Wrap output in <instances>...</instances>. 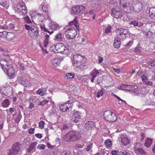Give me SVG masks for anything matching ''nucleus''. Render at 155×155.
Instances as JSON below:
<instances>
[{"label":"nucleus","mask_w":155,"mask_h":155,"mask_svg":"<svg viewBox=\"0 0 155 155\" xmlns=\"http://www.w3.org/2000/svg\"><path fill=\"white\" fill-rule=\"evenodd\" d=\"M0 64L2 69L8 77L11 78L14 77L15 72L10 60H3L1 61Z\"/></svg>","instance_id":"nucleus-1"},{"label":"nucleus","mask_w":155,"mask_h":155,"mask_svg":"<svg viewBox=\"0 0 155 155\" xmlns=\"http://www.w3.org/2000/svg\"><path fill=\"white\" fill-rule=\"evenodd\" d=\"M81 137V134L79 132L75 131H70L65 134L64 138L66 141H74L80 139Z\"/></svg>","instance_id":"nucleus-2"},{"label":"nucleus","mask_w":155,"mask_h":155,"mask_svg":"<svg viewBox=\"0 0 155 155\" xmlns=\"http://www.w3.org/2000/svg\"><path fill=\"white\" fill-rule=\"evenodd\" d=\"M51 51L55 53H63L67 54L69 52L68 48L61 43H59L56 45H53L50 48Z\"/></svg>","instance_id":"nucleus-3"},{"label":"nucleus","mask_w":155,"mask_h":155,"mask_svg":"<svg viewBox=\"0 0 155 155\" xmlns=\"http://www.w3.org/2000/svg\"><path fill=\"white\" fill-rule=\"evenodd\" d=\"M22 150L21 145L19 143H15L13 144L11 149L7 151L8 155H18L21 153Z\"/></svg>","instance_id":"nucleus-4"},{"label":"nucleus","mask_w":155,"mask_h":155,"mask_svg":"<svg viewBox=\"0 0 155 155\" xmlns=\"http://www.w3.org/2000/svg\"><path fill=\"white\" fill-rule=\"evenodd\" d=\"M15 10L16 12L21 15H25L27 13V9L25 6V3L23 2L18 3Z\"/></svg>","instance_id":"nucleus-5"},{"label":"nucleus","mask_w":155,"mask_h":155,"mask_svg":"<svg viewBox=\"0 0 155 155\" xmlns=\"http://www.w3.org/2000/svg\"><path fill=\"white\" fill-rule=\"evenodd\" d=\"M65 34V37L67 39L69 40H72L75 38L77 34V32L74 28L71 27L66 30Z\"/></svg>","instance_id":"nucleus-6"},{"label":"nucleus","mask_w":155,"mask_h":155,"mask_svg":"<svg viewBox=\"0 0 155 155\" xmlns=\"http://www.w3.org/2000/svg\"><path fill=\"white\" fill-rule=\"evenodd\" d=\"M104 117L106 120L111 122L115 121L117 118L115 114L110 110L105 111L104 113Z\"/></svg>","instance_id":"nucleus-7"},{"label":"nucleus","mask_w":155,"mask_h":155,"mask_svg":"<svg viewBox=\"0 0 155 155\" xmlns=\"http://www.w3.org/2000/svg\"><path fill=\"white\" fill-rule=\"evenodd\" d=\"M85 9V8L84 6L78 5L71 8V12L73 15H78L83 12Z\"/></svg>","instance_id":"nucleus-8"},{"label":"nucleus","mask_w":155,"mask_h":155,"mask_svg":"<svg viewBox=\"0 0 155 155\" xmlns=\"http://www.w3.org/2000/svg\"><path fill=\"white\" fill-rule=\"evenodd\" d=\"M81 113L79 111H75L73 113L71 116V120L75 123H78L81 119Z\"/></svg>","instance_id":"nucleus-9"},{"label":"nucleus","mask_w":155,"mask_h":155,"mask_svg":"<svg viewBox=\"0 0 155 155\" xmlns=\"http://www.w3.org/2000/svg\"><path fill=\"white\" fill-rule=\"evenodd\" d=\"M18 81L21 84L23 85L24 87H27L29 84V82L27 80L25 76L22 74L20 76L18 77Z\"/></svg>","instance_id":"nucleus-10"},{"label":"nucleus","mask_w":155,"mask_h":155,"mask_svg":"<svg viewBox=\"0 0 155 155\" xmlns=\"http://www.w3.org/2000/svg\"><path fill=\"white\" fill-rule=\"evenodd\" d=\"M116 32L117 35L118 36L120 35L121 38L123 37L121 36L124 35L123 37L124 38H126L125 35L128 34V30L126 29H124L122 28L116 29Z\"/></svg>","instance_id":"nucleus-11"},{"label":"nucleus","mask_w":155,"mask_h":155,"mask_svg":"<svg viewBox=\"0 0 155 155\" xmlns=\"http://www.w3.org/2000/svg\"><path fill=\"white\" fill-rule=\"evenodd\" d=\"M73 62L81 61L82 63H86V58L80 55L75 54L73 56Z\"/></svg>","instance_id":"nucleus-12"},{"label":"nucleus","mask_w":155,"mask_h":155,"mask_svg":"<svg viewBox=\"0 0 155 155\" xmlns=\"http://www.w3.org/2000/svg\"><path fill=\"white\" fill-rule=\"evenodd\" d=\"M31 29L28 31L29 35L31 37H36L38 36L39 35L38 31L36 28L33 26Z\"/></svg>","instance_id":"nucleus-13"},{"label":"nucleus","mask_w":155,"mask_h":155,"mask_svg":"<svg viewBox=\"0 0 155 155\" xmlns=\"http://www.w3.org/2000/svg\"><path fill=\"white\" fill-rule=\"evenodd\" d=\"M69 101H68L63 104H61L60 106V109L62 112H65L68 110L71 107V104H70Z\"/></svg>","instance_id":"nucleus-14"},{"label":"nucleus","mask_w":155,"mask_h":155,"mask_svg":"<svg viewBox=\"0 0 155 155\" xmlns=\"http://www.w3.org/2000/svg\"><path fill=\"white\" fill-rule=\"evenodd\" d=\"M121 142L123 145L125 146L129 144L130 140L127 135H121Z\"/></svg>","instance_id":"nucleus-15"},{"label":"nucleus","mask_w":155,"mask_h":155,"mask_svg":"<svg viewBox=\"0 0 155 155\" xmlns=\"http://www.w3.org/2000/svg\"><path fill=\"white\" fill-rule=\"evenodd\" d=\"M112 16L116 18H120L122 16V14L120 11H117L115 8H113L112 10Z\"/></svg>","instance_id":"nucleus-16"},{"label":"nucleus","mask_w":155,"mask_h":155,"mask_svg":"<svg viewBox=\"0 0 155 155\" xmlns=\"http://www.w3.org/2000/svg\"><path fill=\"white\" fill-rule=\"evenodd\" d=\"M52 65L54 67H58L60 65L61 62L60 59L58 57L52 58L51 60Z\"/></svg>","instance_id":"nucleus-17"},{"label":"nucleus","mask_w":155,"mask_h":155,"mask_svg":"<svg viewBox=\"0 0 155 155\" xmlns=\"http://www.w3.org/2000/svg\"><path fill=\"white\" fill-rule=\"evenodd\" d=\"M121 37L119 35L116 38L114 41V46L116 48H118L120 47L121 44L120 40L121 39Z\"/></svg>","instance_id":"nucleus-18"},{"label":"nucleus","mask_w":155,"mask_h":155,"mask_svg":"<svg viewBox=\"0 0 155 155\" xmlns=\"http://www.w3.org/2000/svg\"><path fill=\"white\" fill-rule=\"evenodd\" d=\"M63 33L59 32L55 35L54 40L57 41H61L63 40Z\"/></svg>","instance_id":"nucleus-19"},{"label":"nucleus","mask_w":155,"mask_h":155,"mask_svg":"<svg viewBox=\"0 0 155 155\" xmlns=\"http://www.w3.org/2000/svg\"><path fill=\"white\" fill-rule=\"evenodd\" d=\"M49 26L51 29L53 30H56L59 28V25L56 23L52 21H50L49 24Z\"/></svg>","instance_id":"nucleus-20"},{"label":"nucleus","mask_w":155,"mask_h":155,"mask_svg":"<svg viewBox=\"0 0 155 155\" xmlns=\"http://www.w3.org/2000/svg\"><path fill=\"white\" fill-rule=\"evenodd\" d=\"M135 151L136 153L142 155H146L147 153L143 149L141 148H135Z\"/></svg>","instance_id":"nucleus-21"},{"label":"nucleus","mask_w":155,"mask_h":155,"mask_svg":"<svg viewBox=\"0 0 155 155\" xmlns=\"http://www.w3.org/2000/svg\"><path fill=\"white\" fill-rule=\"evenodd\" d=\"M116 1L119 2L120 8H121L122 7L123 8H125L127 6V4L126 0H117Z\"/></svg>","instance_id":"nucleus-22"},{"label":"nucleus","mask_w":155,"mask_h":155,"mask_svg":"<svg viewBox=\"0 0 155 155\" xmlns=\"http://www.w3.org/2000/svg\"><path fill=\"white\" fill-rule=\"evenodd\" d=\"M74 66L77 68L84 67L85 66V64L86 63H82V61H79L73 62Z\"/></svg>","instance_id":"nucleus-23"},{"label":"nucleus","mask_w":155,"mask_h":155,"mask_svg":"<svg viewBox=\"0 0 155 155\" xmlns=\"http://www.w3.org/2000/svg\"><path fill=\"white\" fill-rule=\"evenodd\" d=\"M152 143V140L150 138H148L145 140L144 145L146 147L149 148L151 146Z\"/></svg>","instance_id":"nucleus-24"},{"label":"nucleus","mask_w":155,"mask_h":155,"mask_svg":"<svg viewBox=\"0 0 155 155\" xmlns=\"http://www.w3.org/2000/svg\"><path fill=\"white\" fill-rule=\"evenodd\" d=\"M94 126V123L92 121H88L85 125V127L87 129H89L93 127Z\"/></svg>","instance_id":"nucleus-25"},{"label":"nucleus","mask_w":155,"mask_h":155,"mask_svg":"<svg viewBox=\"0 0 155 155\" xmlns=\"http://www.w3.org/2000/svg\"><path fill=\"white\" fill-rule=\"evenodd\" d=\"M149 14L150 17L152 19H155V7H153L150 8Z\"/></svg>","instance_id":"nucleus-26"},{"label":"nucleus","mask_w":155,"mask_h":155,"mask_svg":"<svg viewBox=\"0 0 155 155\" xmlns=\"http://www.w3.org/2000/svg\"><path fill=\"white\" fill-rule=\"evenodd\" d=\"M37 144L38 143L37 142H34L31 143L28 149V153L30 152L33 150V149L36 146Z\"/></svg>","instance_id":"nucleus-27"},{"label":"nucleus","mask_w":155,"mask_h":155,"mask_svg":"<svg viewBox=\"0 0 155 155\" xmlns=\"http://www.w3.org/2000/svg\"><path fill=\"white\" fill-rule=\"evenodd\" d=\"M6 36V38L8 41L12 40L15 37L14 34L12 32H8V34Z\"/></svg>","instance_id":"nucleus-28"},{"label":"nucleus","mask_w":155,"mask_h":155,"mask_svg":"<svg viewBox=\"0 0 155 155\" xmlns=\"http://www.w3.org/2000/svg\"><path fill=\"white\" fill-rule=\"evenodd\" d=\"M10 104L9 101L8 99H5L2 103V106L4 107H7Z\"/></svg>","instance_id":"nucleus-29"},{"label":"nucleus","mask_w":155,"mask_h":155,"mask_svg":"<svg viewBox=\"0 0 155 155\" xmlns=\"http://www.w3.org/2000/svg\"><path fill=\"white\" fill-rule=\"evenodd\" d=\"M35 18H38V21L40 22L42 21L45 18V17L43 14L41 13L37 14L35 16Z\"/></svg>","instance_id":"nucleus-30"},{"label":"nucleus","mask_w":155,"mask_h":155,"mask_svg":"<svg viewBox=\"0 0 155 155\" xmlns=\"http://www.w3.org/2000/svg\"><path fill=\"white\" fill-rule=\"evenodd\" d=\"M69 24L70 25H74L77 28L78 27V24L76 19V18L74 19L73 21H71V22H69Z\"/></svg>","instance_id":"nucleus-31"},{"label":"nucleus","mask_w":155,"mask_h":155,"mask_svg":"<svg viewBox=\"0 0 155 155\" xmlns=\"http://www.w3.org/2000/svg\"><path fill=\"white\" fill-rule=\"evenodd\" d=\"M40 28L42 31L49 33L50 35H51V34H52L53 32V31H52L51 32H50V31H48L47 29L45 27V25H41Z\"/></svg>","instance_id":"nucleus-32"},{"label":"nucleus","mask_w":155,"mask_h":155,"mask_svg":"<svg viewBox=\"0 0 155 155\" xmlns=\"http://www.w3.org/2000/svg\"><path fill=\"white\" fill-rule=\"evenodd\" d=\"M43 10L45 12H48L49 10V6L46 3H44L42 7Z\"/></svg>","instance_id":"nucleus-33"},{"label":"nucleus","mask_w":155,"mask_h":155,"mask_svg":"<svg viewBox=\"0 0 155 155\" xmlns=\"http://www.w3.org/2000/svg\"><path fill=\"white\" fill-rule=\"evenodd\" d=\"M99 73L98 71L96 70L95 68H94L93 70L90 73V74L92 76L96 77L97 75Z\"/></svg>","instance_id":"nucleus-34"},{"label":"nucleus","mask_w":155,"mask_h":155,"mask_svg":"<svg viewBox=\"0 0 155 155\" xmlns=\"http://www.w3.org/2000/svg\"><path fill=\"white\" fill-rule=\"evenodd\" d=\"M8 32L6 31L0 32V37L3 38H6Z\"/></svg>","instance_id":"nucleus-35"},{"label":"nucleus","mask_w":155,"mask_h":155,"mask_svg":"<svg viewBox=\"0 0 155 155\" xmlns=\"http://www.w3.org/2000/svg\"><path fill=\"white\" fill-rule=\"evenodd\" d=\"M60 155H72V154L70 151L68 150H66L61 152Z\"/></svg>","instance_id":"nucleus-36"},{"label":"nucleus","mask_w":155,"mask_h":155,"mask_svg":"<svg viewBox=\"0 0 155 155\" xmlns=\"http://www.w3.org/2000/svg\"><path fill=\"white\" fill-rule=\"evenodd\" d=\"M141 50V47L137 45V46L135 48L134 50V51L135 52V53L137 54H139Z\"/></svg>","instance_id":"nucleus-37"},{"label":"nucleus","mask_w":155,"mask_h":155,"mask_svg":"<svg viewBox=\"0 0 155 155\" xmlns=\"http://www.w3.org/2000/svg\"><path fill=\"white\" fill-rule=\"evenodd\" d=\"M74 77V74L73 73H67L66 76V77L67 79L69 78H72Z\"/></svg>","instance_id":"nucleus-38"},{"label":"nucleus","mask_w":155,"mask_h":155,"mask_svg":"<svg viewBox=\"0 0 155 155\" xmlns=\"http://www.w3.org/2000/svg\"><path fill=\"white\" fill-rule=\"evenodd\" d=\"M36 93L38 94L41 96H43L44 94V91L42 89H40L38 90L36 92Z\"/></svg>","instance_id":"nucleus-39"},{"label":"nucleus","mask_w":155,"mask_h":155,"mask_svg":"<svg viewBox=\"0 0 155 155\" xmlns=\"http://www.w3.org/2000/svg\"><path fill=\"white\" fill-rule=\"evenodd\" d=\"M45 124V123L44 121H40L39 123V127L41 129L44 128Z\"/></svg>","instance_id":"nucleus-40"},{"label":"nucleus","mask_w":155,"mask_h":155,"mask_svg":"<svg viewBox=\"0 0 155 155\" xmlns=\"http://www.w3.org/2000/svg\"><path fill=\"white\" fill-rule=\"evenodd\" d=\"M105 145L107 147H110L112 145L111 142L110 140H107L105 142Z\"/></svg>","instance_id":"nucleus-41"},{"label":"nucleus","mask_w":155,"mask_h":155,"mask_svg":"<svg viewBox=\"0 0 155 155\" xmlns=\"http://www.w3.org/2000/svg\"><path fill=\"white\" fill-rule=\"evenodd\" d=\"M126 84H121L120 85H119L118 86V88L120 89L123 90L125 91V89L126 88Z\"/></svg>","instance_id":"nucleus-42"},{"label":"nucleus","mask_w":155,"mask_h":155,"mask_svg":"<svg viewBox=\"0 0 155 155\" xmlns=\"http://www.w3.org/2000/svg\"><path fill=\"white\" fill-rule=\"evenodd\" d=\"M7 4L6 0H0V5L5 7Z\"/></svg>","instance_id":"nucleus-43"},{"label":"nucleus","mask_w":155,"mask_h":155,"mask_svg":"<svg viewBox=\"0 0 155 155\" xmlns=\"http://www.w3.org/2000/svg\"><path fill=\"white\" fill-rule=\"evenodd\" d=\"M93 144L92 143H90L88 144L86 148V151H88L90 150L92 148Z\"/></svg>","instance_id":"nucleus-44"},{"label":"nucleus","mask_w":155,"mask_h":155,"mask_svg":"<svg viewBox=\"0 0 155 155\" xmlns=\"http://www.w3.org/2000/svg\"><path fill=\"white\" fill-rule=\"evenodd\" d=\"M23 18L27 23H29L31 22V20L28 16L23 17Z\"/></svg>","instance_id":"nucleus-45"},{"label":"nucleus","mask_w":155,"mask_h":155,"mask_svg":"<svg viewBox=\"0 0 155 155\" xmlns=\"http://www.w3.org/2000/svg\"><path fill=\"white\" fill-rule=\"evenodd\" d=\"M45 146L42 144L38 145L37 146V148L38 149L43 150L45 148Z\"/></svg>","instance_id":"nucleus-46"},{"label":"nucleus","mask_w":155,"mask_h":155,"mask_svg":"<svg viewBox=\"0 0 155 155\" xmlns=\"http://www.w3.org/2000/svg\"><path fill=\"white\" fill-rule=\"evenodd\" d=\"M103 92L102 91H99L97 93V97L99 98V97H101L103 95Z\"/></svg>","instance_id":"nucleus-47"},{"label":"nucleus","mask_w":155,"mask_h":155,"mask_svg":"<svg viewBox=\"0 0 155 155\" xmlns=\"http://www.w3.org/2000/svg\"><path fill=\"white\" fill-rule=\"evenodd\" d=\"M141 78L142 80V81L143 83H144L147 80V76L144 75H142Z\"/></svg>","instance_id":"nucleus-48"},{"label":"nucleus","mask_w":155,"mask_h":155,"mask_svg":"<svg viewBox=\"0 0 155 155\" xmlns=\"http://www.w3.org/2000/svg\"><path fill=\"white\" fill-rule=\"evenodd\" d=\"M48 102V101L46 100H44L41 102H40L39 104L40 105L43 106Z\"/></svg>","instance_id":"nucleus-49"},{"label":"nucleus","mask_w":155,"mask_h":155,"mask_svg":"<svg viewBox=\"0 0 155 155\" xmlns=\"http://www.w3.org/2000/svg\"><path fill=\"white\" fill-rule=\"evenodd\" d=\"M132 86H130L128 85H126V88L125 89V91H131L132 90Z\"/></svg>","instance_id":"nucleus-50"},{"label":"nucleus","mask_w":155,"mask_h":155,"mask_svg":"<svg viewBox=\"0 0 155 155\" xmlns=\"http://www.w3.org/2000/svg\"><path fill=\"white\" fill-rule=\"evenodd\" d=\"M7 27L9 29H13L15 28V26L13 24H10Z\"/></svg>","instance_id":"nucleus-51"},{"label":"nucleus","mask_w":155,"mask_h":155,"mask_svg":"<svg viewBox=\"0 0 155 155\" xmlns=\"http://www.w3.org/2000/svg\"><path fill=\"white\" fill-rule=\"evenodd\" d=\"M5 52V49L3 48L2 47L0 46V53H1L5 56L6 55L4 54V52Z\"/></svg>","instance_id":"nucleus-52"},{"label":"nucleus","mask_w":155,"mask_h":155,"mask_svg":"<svg viewBox=\"0 0 155 155\" xmlns=\"http://www.w3.org/2000/svg\"><path fill=\"white\" fill-rule=\"evenodd\" d=\"M25 28L28 30L29 31L31 30V28H32V27L33 26L32 25H25Z\"/></svg>","instance_id":"nucleus-53"},{"label":"nucleus","mask_w":155,"mask_h":155,"mask_svg":"<svg viewBox=\"0 0 155 155\" xmlns=\"http://www.w3.org/2000/svg\"><path fill=\"white\" fill-rule=\"evenodd\" d=\"M96 77L91 75L90 74L89 76V78L91 79V82H94V80Z\"/></svg>","instance_id":"nucleus-54"},{"label":"nucleus","mask_w":155,"mask_h":155,"mask_svg":"<svg viewBox=\"0 0 155 155\" xmlns=\"http://www.w3.org/2000/svg\"><path fill=\"white\" fill-rule=\"evenodd\" d=\"M102 78L101 77H98L97 80V84H99L101 83V82L102 81Z\"/></svg>","instance_id":"nucleus-55"},{"label":"nucleus","mask_w":155,"mask_h":155,"mask_svg":"<svg viewBox=\"0 0 155 155\" xmlns=\"http://www.w3.org/2000/svg\"><path fill=\"white\" fill-rule=\"evenodd\" d=\"M133 44V41H130L126 45V47L127 48H128L130 47Z\"/></svg>","instance_id":"nucleus-56"},{"label":"nucleus","mask_w":155,"mask_h":155,"mask_svg":"<svg viewBox=\"0 0 155 155\" xmlns=\"http://www.w3.org/2000/svg\"><path fill=\"white\" fill-rule=\"evenodd\" d=\"M19 64L21 69L22 71L24 70H25V68L24 64L21 63H19Z\"/></svg>","instance_id":"nucleus-57"},{"label":"nucleus","mask_w":155,"mask_h":155,"mask_svg":"<svg viewBox=\"0 0 155 155\" xmlns=\"http://www.w3.org/2000/svg\"><path fill=\"white\" fill-rule=\"evenodd\" d=\"M111 27L109 26L107 28H106L105 30V32L106 33H108L110 31Z\"/></svg>","instance_id":"nucleus-58"},{"label":"nucleus","mask_w":155,"mask_h":155,"mask_svg":"<svg viewBox=\"0 0 155 155\" xmlns=\"http://www.w3.org/2000/svg\"><path fill=\"white\" fill-rule=\"evenodd\" d=\"M131 24H133L134 25L136 26H138V24L137 21H132L131 22Z\"/></svg>","instance_id":"nucleus-59"},{"label":"nucleus","mask_w":155,"mask_h":155,"mask_svg":"<svg viewBox=\"0 0 155 155\" xmlns=\"http://www.w3.org/2000/svg\"><path fill=\"white\" fill-rule=\"evenodd\" d=\"M132 91H134L135 92H136L138 89V87L137 86H135L134 87L132 86Z\"/></svg>","instance_id":"nucleus-60"},{"label":"nucleus","mask_w":155,"mask_h":155,"mask_svg":"<svg viewBox=\"0 0 155 155\" xmlns=\"http://www.w3.org/2000/svg\"><path fill=\"white\" fill-rule=\"evenodd\" d=\"M144 83H145L146 84H147L149 85H152L153 84V83L151 81H149L147 80Z\"/></svg>","instance_id":"nucleus-61"},{"label":"nucleus","mask_w":155,"mask_h":155,"mask_svg":"<svg viewBox=\"0 0 155 155\" xmlns=\"http://www.w3.org/2000/svg\"><path fill=\"white\" fill-rule=\"evenodd\" d=\"M49 35H46L45 37V41L46 42L48 43V39L49 38Z\"/></svg>","instance_id":"nucleus-62"},{"label":"nucleus","mask_w":155,"mask_h":155,"mask_svg":"<svg viewBox=\"0 0 155 155\" xmlns=\"http://www.w3.org/2000/svg\"><path fill=\"white\" fill-rule=\"evenodd\" d=\"M35 129L33 128H31L29 130V134H33L34 132Z\"/></svg>","instance_id":"nucleus-63"},{"label":"nucleus","mask_w":155,"mask_h":155,"mask_svg":"<svg viewBox=\"0 0 155 155\" xmlns=\"http://www.w3.org/2000/svg\"><path fill=\"white\" fill-rule=\"evenodd\" d=\"M113 70L115 72L117 73L118 74H119L120 72V70L119 69L114 68L113 69Z\"/></svg>","instance_id":"nucleus-64"}]
</instances>
